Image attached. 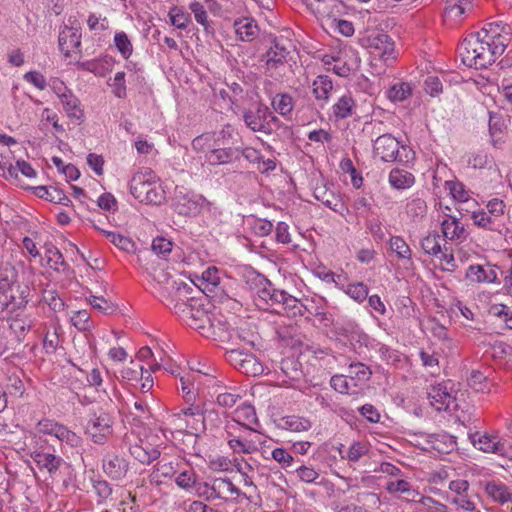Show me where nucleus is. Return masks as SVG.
<instances>
[{
    "label": "nucleus",
    "instance_id": "680f3d73",
    "mask_svg": "<svg viewBox=\"0 0 512 512\" xmlns=\"http://www.w3.org/2000/svg\"><path fill=\"white\" fill-rule=\"evenodd\" d=\"M474 224L489 230H495V220L485 211H475L472 214Z\"/></svg>",
    "mask_w": 512,
    "mask_h": 512
},
{
    "label": "nucleus",
    "instance_id": "b1692460",
    "mask_svg": "<svg viewBox=\"0 0 512 512\" xmlns=\"http://www.w3.org/2000/svg\"><path fill=\"white\" fill-rule=\"evenodd\" d=\"M236 418L232 421H239L243 429L254 431L251 425L258 424L255 408L250 404H244L235 411Z\"/></svg>",
    "mask_w": 512,
    "mask_h": 512
},
{
    "label": "nucleus",
    "instance_id": "774afa93",
    "mask_svg": "<svg viewBox=\"0 0 512 512\" xmlns=\"http://www.w3.org/2000/svg\"><path fill=\"white\" fill-rule=\"evenodd\" d=\"M175 482L180 488L190 490L196 487V475L193 472L184 471L178 475Z\"/></svg>",
    "mask_w": 512,
    "mask_h": 512
},
{
    "label": "nucleus",
    "instance_id": "3c124183",
    "mask_svg": "<svg viewBox=\"0 0 512 512\" xmlns=\"http://www.w3.org/2000/svg\"><path fill=\"white\" fill-rule=\"evenodd\" d=\"M33 193L45 200L55 203L56 200H59V191L60 189L54 186H37L31 188Z\"/></svg>",
    "mask_w": 512,
    "mask_h": 512
},
{
    "label": "nucleus",
    "instance_id": "cd10ccee",
    "mask_svg": "<svg viewBox=\"0 0 512 512\" xmlns=\"http://www.w3.org/2000/svg\"><path fill=\"white\" fill-rule=\"evenodd\" d=\"M58 43L61 52L66 56L72 52H81V34H59Z\"/></svg>",
    "mask_w": 512,
    "mask_h": 512
},
{
    "label": "nucleus",
    "instance_id": "49530a36",
    "mask_svg": "<svg viewBox=\"0 0 512 512\" xmlns=\"http://www.w3.org/2000/svg\"><path fill=\"white\" fill-rule=\"evenodd\" d=\"M427 212L426 202L421 198H415L406 204V213L416 219L423 218Z\"/></svg>",
    "mask_w": 512,
    "mask_h": 512
},
{
    "label": "nucleus",
    "instance_id": "393cba45",
    "mask_svg": "<svg viewBox=\"0 0 512 512\" xmlns=\"http://www.w3.org/2000/svg\"><path fill=\"white\" fill-rule=\"evenodd\" d=\"M485 491L494 501L501 504L512 501V493L502 483L496 481L488 482L485 486Z\"/></svg>",
    "mask_w": 512,
    "mask_h": 512
},
{
    "label": "nucleus",
    "instance_id": "a18cd8bd",
    "mask_svg": "<svg viewBox=\"0 0 512 512\" xmlns=\"http://www.w3.org/2000/svg\"><path fill=\"white\" fill-rule=\"evenodd\" d=\"M91 306L98 311L110 315L116 312L117 306L101 296L91 295L88 299Z\"/></svg>",
    "mask_w": 512,
    "mask_h": 512
},
{
    "label": "nucleus",
    "instance_id": "412c9836",
    "mask_svg": "<svg viewBox=\"0 0 512 512\" xmlns=\"http://www.w3.org/2000/svg\"><path fill=\"white\" fill-rule=\"evenodd\" d=\"M60 101L64 111L71 120H83L84 112L80 107V100L73 93L62 94Z\"/></svg>",
    "mask_w": 512,
    "mask_h": 512
},
{
    "label": "nucleus",
    "instance_id": "603ef678",
    "mask_svg": "<svg viewBox=\"0 0 512 512\" xmlns=\"http://www.w3.org/2000/svg\"><path fill=\"white\" fill-rule=\"evenodd\" d=\"M467 382L468 386L476 392H482L487 387V377L479 370H473Z\"/></svg>",
    "mask_w": 512,
    "mask_h": 512
},
{
    "label": "nucleus",
    "instance_id": "1a4fd4ad",
    "mask_svg": "<svg viewBox=\"0 0 512 512\" xmlns=\"http://www.w3.org/2000/svg\"><path fill=\"white\" fill-rule=\"evenodd\" d=\"M172 242L163 238L157 237L153 240L151 249L139 250L137 254L138 262L145 270L150 269V264H155L156 256H166L172 251Z\"/></svg>",
    "mask_w": 512,
    "mask_h": 512
},
{
    "label": "nucleus",
    "instance_id": "79ce46f5",
    "mask_svg": "<svg viewBox=\"0 0 512 512\" xmlns=\"http://www.w3.org/2000/svg\"><path fill=\"white\" fill-rule=\"evenodd\" d=\"M169 17L173 26L177 29H185L190 20L189 13L185 12L182 7L174 6L169 11Z\"/></svg>",
    "mask_w": 512,
    "mask_h": 512
},
{
    "label": "nucleus",
    "instance_id": "4d7b16f0",
    "mask_svg": "<svg viewBox=\"0 0 512 512\" xmlns=\"http://www.w3.org/2000/svg\"><path fill=\"white\" fill-rule=\"evenodd\" d=\"M189 9L193 13L195 20L199 24H201L205 30H207L208 29L207 8H206L205 4L194 1V2L190 3Z\"/></svg>",
    "mask_w": 512,
    "mask_h": 512
},
{
    "label": "nucleus",
    "instance_id": "0eeeda50",
    "mask_svg": "<svg viewBox=\"0 0 512 512\" xmlns=\"http://www.w3.org/2000/svg\"><path fill=\"white\" fill-rule=\"evenodd\" d=\"M360 44L369 52L387 61L395 59V44L388 34H371L360 39Z\"/></svg>",
    "mask_w": 512,
    "mask_h": 512
},
{
    "label": "nucleus",
    "instance_id": "e433bc0d",
    "mask_svg": "<svg viewBox=\"0 0 512 512\" xmlns=\"http://www.w3.org/2000/svg\"><path fill=\"white\" fill-rule=\"evenodd\" d=\"M239 371L250 376H259L263 374V364L253 354H247Z\"/></svg>",
    "mask_w": 512,
    "mask_h": 512
},
{
    "label": "nucleus",
    "instance_id": "39448f33",
    "mask_svg": "<svg viewBox=\"0 0 512 512\" xmlns=\"http://www.w3.org/2000/svg\"><path fill=\"white\" fill-rule=\"evenodd\" d=\"M29 288L27 286L21 287L8 278L0 279V312L5 309L14 311L25 307L28 300Z\"/></svg>",
    "mask_w": 512,
    "mask_h": 512
},
{
    "label": "nucleus",
    "instance_id": "423d86ee",
    "mask_svg": "<svg viewBox=\"0 0 512 512\" xmlns=\"http://www.w3.org/2000/svg\"><path fill=\"white\" fill-rule=\"evenodd\" d=\"M205 199L190 191H185L183 187H176L172 199L174 211L182 216H196L200 213Z\"/></svg>",
    "mask_w": 512,
    "mask_h": 512
},
{
    "label": "nucleus",
    "instance_id": "a878e982",
    "mask_svg": "<svg viewBox=\"0 0 512 512\" xmlns=\"http://www.w3.org/2000/svg\"><path fill=\"white\" fill-rule=\"evenodd\" d=\"M466 277L475 282L493 283L497 280V273L493 268L485 269L481 265H471Z\"/></svg>",
    "mask_w": 512,
    "mask_h": 512
},
{
    "label": "nucleus",
    "instance_id": "c9c22d12",
    "mask_svg": "<svg viewBox=\"0 0 512 512\" xmlns=\"http://www.w3.org/2000/svg\"><path fill=\"white\" fill-rule=\"evenodd\" d=\"M273 109L282 116L290 114L293 110V98L289 94H277L272 99Z\"/></svg>",
    "mask_w": 512,
    "mask_h": 512
},
{
    "label": "nucleus",
    "instance_id": "338daca9",
    "mask_svg": "<svg viewBox=\"0 0 512 512\" xmlns=\"http://www.w3.org/2000/svg\"><path fill=\"white\" fill-rule=\"evenodd\" d=\"M272 458L278 462L283 469L291 467L294 461L293 456L284 448H275L272 451Z\"/></svg>",
    "mask_w": 512,
    "mask_h": 512
},
{
    "label": "nucleus",
    "instance_id": "69168bd1",
    "mask_svg": "<svg viewBox=\"0 0 512 512\" xmlns=\"http://www.w3.org/2000/svg\"><path fill=\"white\" fill-rule=\"evenodd\" d=\"M115 45L122 56L127 59L132 54V44L127 34H115Z\"/></svg>",
    "mask_w": 512,
    "mask_h": 512
},
{
    "label": "nucleus",
    "instance_id": "f704fd0d",
    "mask_svg": "<svg viewBox=\"0 0 512 512\" xmlns=\"http://www.w3.org/2000/svg\"><path fill=\"white\" fill-rule=\"evenodd\" d=\"M465 13V8L462 4H453L445 8L443 14V21L448 29H453L456 23L461 19Z\"/></svg>",
    "mask_w": 512,
    "mask_h": 512
},
{
    "label": "nucleus",
    "instance_id": "a211bd4d",
    "mask_svg": "<svg viewBox=\"0 0 512 512\" xmlns=\"http://www.w3.org/2000/svg\"><path fill=\"white\" fill-rule=\"evenodd\" d=\"M34 323L35 319L29 315H16L9 319V329L15 335L17 342L22 343Z\"/></svg>",
    "mask_w": 512,
    "mask_h": 512
},
{
    "label": "nucleus",
    "instance_id": "864d4df0",
    "mask_svg": "<svg viewBox=\"0 0 512 512\" xmlns=\"http://www.w3.org/2000/svg\"><path fill=\"white\" fill-rule=\"evenodd\" d=\"M112 87V91L117 98L123 99L126 97L125 73L117 72L113 80L108 82Z\"/></svg>",
    "mask_w": 512,
    "mask_h": 512
},
{
    "label": "nucleus",
    "instance_id": "6e6552de",
    "mask_svg": "<svg viewBox=\"0 0 512 512\" xmlns=\"http://www.w3.org/2000/svg\"><path fill=\"white\" fill-rule=\"evenodd\" d=\"M240 159V147H225L224 143L207 142L206 160L210 165H226Z\"/></svg>",
    "mask_w": 512,
    "mask_h": 512
},
{
    "label": "nucleus",
    "instance_id": "de8ad7c7",
    "mask_svg": "<svg viewBox=\"0 0 512 512\" xmlns=\"http://www.w3.org/2000/svg\"><path fill=\"white\" fill-rule=\"evenodd\" d=\"M349 373L352 379H357L360 382L369 381L372 375L370 368L361 362L350 364Z\"/></svg>",
    "mask_w": 512,
    "mask_h": 512
},
{
    "label": "nucleus",
    "instance_id": "0e129e2a",
    "mask_svg": "<svg viewBox=\"0 0 512 512\" xmlns=\"http://www.w3.org/2000/svg\"><path fill=\"white\" fill-rule=\"evenodd\" d=\"M294 472L298 478L305 483H314L319 477V473L311 466L301 465Z\"/></svg>",
    "mask_w": 512,
    "mask_h": 512
},
{
    "label": "nucleus",
    "instance_id": "4468645a",
    "mask_svg": "<svg viewBox=\"0 0 512 512\" xmlns=\"http://www.w3.org/2000/svg\"><path fill=\"white\" fill-rule=\"evenodd\" d=\"M289 46L286 45L285 40L281 38H274L273 44L266 53V65L268 69H277L282 66L289 55Z\"/></svg>",
    "mask_w": 512,
    "mask_h": 512
},
{
    "label": "nucleus",
    "instance_id": "c85d7f7f",
    "mask_svg": "<svg viewBox=\"0 0 512 512\" xmlns=\"http://www.w3.org/2000/svg\"><path fill=\"white\" fill-rule=\"evenodd\" d=\"M130 454L134 459L142 464H150L160 457V451L157 448H144L141 445H132Z\"/></svg>",
    "mask_w": 512,
    "mask_h": 512
},
{
    "label": "nucleus",
    "instance_id": "ea45409f",
    "mask_svg": "<svg viewBox=\"0 0 512 512\" xmlns=\"http://www.w3.org/2000/svg\"><path fill=\"white\" fill-rule=\"evenodd\" d=\"M421 247L426 254L439 256V254L442 253L440 235L437 232L429 233L421 241Z\"/></svg>",
    "mask_w": 512,
    "mask_h": 512
},
{
    "label": "nucleus",
    "instance_id": "6ab92c4d",
    "mask_svg": "<svg viewBox=\"0 0 512 512\" xmlns=\"http://www.w3.org/2000/svg\"><path fill=\"white\" fill-rule=\"evenodd\" d=\"M441 229L443 236L446 239L455 241H462L466 239L467 234L464 226L459 222V219L450 216L449 219H445L441 223Z\"/></svg>",
    "mask_w": 512,
    "mask_h": 512
},
{
    "label": "nucleus",
    "instance_id": "8fccbe9b",
    "mask_svg": "<svg viewBox=\"0 0 512 512\" xmlns=\"http://www.w3.org/2000/svg\"><path fill=\"white\" fill-rule=\"evenodd\" d=\"M447 189L449 190L451 196L459 201L466 202L469 199L468 192L465 190L464 184L458 181H446L445 183Z\"/></svg>",
    "mask_w": 512,
    "mask_h": 512
},
{
    "label": "nucleus",
    "instance_id": "f257e3e1",
    "mask_svg": "<svg viewBox=\"0 0 512 512\" xmlns=\"http://www.w3.org/2000/svg\"><path fill=\"white\" fill-rule=\"evenodd\" d=\"M175 308H179L182 319L189 327L198 330L201 334L210 331L213 325L210 317L211 304L206 296L192 297L187 303L176 304Z\"/></svg>",
    "mask_w": 512,
    "mask_h": 512
},
{
    "label": "nucleus",
    "instance_id": "4c0bfd02",
    "mask_svg": "<svg viewBox=\"0 0 512 512\" xmlns=\"http://www.w3.org/2000/svg\"><path fill=\"white\" fill-rule=\"evenodd\" d=\"M390 249L397 255L399 259H405L409 262L412 260V252L405 240L400 236H392L390 238Z\"/></svg>",
    "mask_w": 512,
    "mask_h": 512
},
{
    "label": "nucleus",
    "instance_id": "bf43d9fd",
    "mask_svg": "<svg viewBox=\"0 0 512 512\" xmlns=\"http://www.w3.org/2000/svg\"><path fill=\"white\" fill-rule=\"evenodd\" d=\"M194 381L195 379L192 375L180 377L181 391L187 403L193 402L195 400L196 394L193 391Z\"/></svg>",
    "mask_w": 512,
    "mask_h": 512
},
{
    "label": "nucleus",
    "instance_id": "aec40b11",
    "mask_svg": "<svg viewBox=\"0 0 512 512\" xmlns=\"http://www.w3.org/2000/svg\"><path fill=\"white\" fill-rule=\"evenodd\" d=\"M31 457L40 469H46L50 474L55 473L64 463L61 457L50 453L34 452Z\"/></svg>",
    "mask_w": 512,
    "mask_h": 512
},
{
    "label": "nucleus",
    "instance_id": "c03bdc74",
    "mask_svg": "<svg viewBox=\"0 0 512 512\" xmlns=\"http://www.w3.org/2000/svg\"><path fill=\"white\" fill-rule=\"evenodd\" d=\"M55 437L61 441H65L72 447H77L81 443V438L73 431L69 430L66 426H56Z\"/></svg>",
    "mask_w": 512,
    "mask_h": 512
},
{
    "label": "nucleus",
    "instance_id": "bb28decb",
    "mask_svg": "<svg viewBox=\"0 0 512 512\" xmlns=\"http://www.w3.org/2000/svg\"><path fill=\"white\" fill-rule=\"evenodd\" d=\"M313 94L317 100L326 102L333 89V83L328 75H319L312 83Z\"/></svg>",
    "mask_w": 512,
    "mask_h": 512
},
{
    "label": "nucleus",
    "instance_id": "ddd939ff",
    "mask_svg": "<svg viewBox=\"0 0 512 512\" xmlns=\"http://www.w3.org/2000/svg\"><path fill=\"white\" fill-rule=\"evenodd\" d=\"M102 468L104 473L112 480H121L126 476L129 464L123 457L110 454L103 458Z\"/></svg>",
    "mask_w": 512,
    "mask_h": 512
},
{
    "label": "nucleus",
    "instance_id": "c756f323",
    "mask_svg": "<svg viewBox=\"0 0 512 512\" xmlns=\"http://www.w3.org/2000/svg\"><path fill=\"white\" fill-rule=\"evenodd\" d=\"M412 91L410 83L399 81L387 90V97L392 102H402L412 95Z\"/></svg>",
    "mask_w": 512,
    "mask_h": 512
},
{
    "label": "nucleus",
    "instance_id": "f3484780",
    "mask_svg": "<svg viewBox=\"0 0 512 512\" xmlns=\"http://www.w3.org/2000/svg\"><path fill=\"white\" fill-rule=\"evenodd\" d=\"M223 493L236 496L241 495V491L229 478H217L213 481L212 485L207 483V500L223 498Z\"/></svg>",
    "mask_w": 512,
    "mask_h": 512
},
{
    "label": "nucleus",
    "instance_id": "5701e85b",
    "mask_svg": "<svg viewBox=\"0 0 512 512\" xmlns=\"http://www.w3.org/2000/svg\"><path fill=\"white\" fill-rule=\"evenodd\" d=\"M94 228L103 233L110 240V242L113 245H115L118 249L125 251L127 253H132L136 251L135 243L131 238L124 236L122 234L101 229L97 225H94Z\"/></svg>",
    "mask_w": 512,
    "mask_h": 512
},
{
    "label": "nucleus",
    "instance_id": "4be33fe9",
    "mask_svg": "<svg viewBox=\"0 0 512 512\" xmlns=\"http://www.w3.org/2000/svg\"><path fill=\"white\" fill-rule=\"evenodd\" d=\"M313 195L317 201H320L322 204L332 209L333 211L338 212L343 206L340 199L325 185L316 186L314 188Z\"/></svg>",
    "mask_w": 512,
    "mask_h": 512
},
{
    "label": "nucleus",
    "instance_id": "052dcab7",
    "mask_svg": "<svg viewBox=\"0 0 512 512\" xmlns=\"http://www.w3.org/2000/svg\"><path fill=\"white\" fill-rule=\"evenodd\" d=\"M233 129L230 125L225 126L219 132L207 133V142L210 143H224L227 144L228 140L232 138Z\"/></svg>",
    "mask_w": 512,
    "mask_h": 512
},
{
    "label": "nucleus",
    "instance_id": "6e6d98bb",
    "mask_svg": "<svg viewBox=\"0 0 512 512\" xmlns=\"http://www.w3.org/2000/svg\"><path fill=\"white\" fill-rule=\"evenodd\" d=\"M368 453V447L363 442H354L348 449L347 455L342 456L351 462H357L360 458Z\"/></svg>",
    "mask_w": 512,
    "mask_h": 512
},
{
    "label": "nucleus",
    "instance_id": "2eb2a0df",
    "mask_svg": "<svg viewBox=\"0 0 512 512\" xmlns=\"http://www.w3.org/2000/svg\"><path fill=\"white\" fill-rule=\"evenodd\" d=\"M338 334L346 339L353 349L367 348L370 343V337L357 324L349 323L339 328Z\"/></svg>",
    "mask_w": 512,
    "mask_h": 512
},
{
    "label": "nucleus",
    "instance_id": "7c9ffc66",
    "mask_svg": "<svg viewBox=\"0 0 512 512\" xmlns=\"http://www.w3.org/2000/svg\"><path fill=\"white\" fill-rule=\"evenodd\" d=\"M485 353L495 360H505L512 363V346L505 342L498 341L491 344Z\"/></svg>",
    "mask_w": 512,
    "mask_h": 512
},
{
    "label": "nucleus",
    "instance_id": "a19ab883",
    "mask_svg": "<svg viewBox=\"0 0 512 512\" xmlns=\"http://www.w3.org/2000/svg\"><path fill=\"white\" fill-rule=\"evenodd\" d=\"M77 67L91 72L95 75H104L109 69V62L107 60L94 59L85 62H77Z\"/></svg>",
    "mask_w": 512,
    "mask_h": 512
},
{
    "label": "nucleus",
    "instance_id": "f03ea898",
    "mask_svg": "<svg viewBox=\"0 0 512 512\" xmlns=\"http://www.w3.org/2000/svg\"><path fill=\"white\" fill-rule=\"evenodd\" d=\"M130 193L140 202L160 205L164 199V191L156 181L152 170L139 172L130 180Z\"/></svg>",
    "mask_w": 512,
    "mask_h": 512
},
{
    "label": "nucleus",
    "instance_id": "9b49d317",
    "mask_svg": "<svg viewBox=\"0 0 512 512\" xmlns=\"http://www.w3.org/2000/svg\"><path fill=\"white\" fill-rule=\"evenodd\" d=\"M267 106L262 102L255 103L251 108L243 109L242 118L246 126L253 132H264Z\"/></svg>",
    "mask_w": 512,
    "mask_h": 512
},
{
    "label": "nucleus",
    "instance_id": "09e8293b",
    "mask_svg": "<svg viewBox=\"0 0 512 512\" xmlns=\"http://www.w3.org/2000/svg\"><path fill=\"white\" fill-rule=\"evenodd\" d=\"M202 426L204 429L214 430L220 427L222 419L219 412L215 409H207L202 414Z\"/></svg>",
    "mask_w": 512,
    "mask_h": 512
},
{
    "label": "nucleus",
    "instance_id": "58836bf2",
    "mask_svg": "<svg viewBox=\"0 0 512 512\" xmlns=\"http://www.w3.org/2000/svg\"><path fill=\"white\" fill-rule=\"evenodd\" d=\"M354 100L349 95L342 96L333 106V113L338 119H345L352 114Z\"/></svg>",
    "mask_w": 512,
    "mask_h": 512
},
{
    "label": "nucleus",
    "instance_id": "37998d69",
    "mask_svg": "<svg viewBox=\"0 0 512 512\" xmlns=\"http://www.w3.org/2000/svg\"><path fill=\"white\" fill-rule=\"evenodd\" d=\"M228 445L235 453L250 454L257 450L253 442L244 440L241 436L229 438Z\"/></svg>",
    "mask_w": 512,
    "mask_h": 512
},
{
    "label": "nucleus",
    "instance_id": "473e14b6",
    "mask_svg": "<svg viewBox=\"0 0 512 512\" xmlns=\"http://www.w3.org/2000/svg\"><path fill=\"white\" fill-rule=\"evenodd\" d=\"M414 182L411 173L400 169H393L389 174V183L396 189H405L410 187Z\"/></svg>",
    "mask_w": 512,
    "mask_h": 512
},
{
    "label": "nucleus",
    "instance_id": "7ed1b4c3",
    "mask_svg": "<svg viewBox=\"0 0 512 512\" xmlns=\"http://www.w3.org/2000/svg\"><path fill=\"white\" fill-rule=\"evenodd\" d=\"M463 62L476 69L486 68L492 64V54L485 45L484 36L480 38V34H468L460 46Z\"/></svg>",
    "mask_w": 512,
    "mask_h": 512
},
{
    "label": "nucleus",
    "instance_id": "f8f14e48",
    "mask_svg": "<svg viewBox=\"0 0 512 512\" xmlns=\"http://www.w3.org/2000/svg\"><path fill=\"white\" fill-rule=\"evenodd\" d=\"M469 438L474 447L485 453H495L501 456L506 453L505 443L502 442L496 435H480L478 432H476L469 434Z\"/></svg>",
    "mask_w": 512,
    "mask_h": 512
},
{
    "label": "nucleus",
    "instance_id": "5fc2aeb1",
    "mask_svg": "<svg viewBox=\"0 0 512 512\" xmlns=\"http://www.w3.org/2000/svg\"><path fill=\"white\" fill-rule=\"evenodd\" d=\"M369 289L367 285L362 282L350 284L347 287L346 293L358 302L364 301L368 296Z\"/></svg>",
    "mask_w": 512,
    "mask_h": 512
},
{
    "label": "nucleus",
    "instance_id": "2f4dec72",
    "mask_svg": "<svg viewBox=\"0 0 512 512\" xmlns=\"http://www.w3.org/2000/svg\"><path fill=\"white\" fill-rule=\"evenodd\" d=\"M485 45L489 48V52L492 54V63L495 62L496 58L503 54L507 44L502 38V34H484Z\"/></svg>",
    "mask_w": 512,
    "mask_h": 512
},
{
    "label": "nucleus",
    "instance_id": "9d476101",
    "mask_svg": "<svg viewBox=\"0 0 512 512\" xmlns=\"http://www.w3.org/2000/svg\"><path fill=\"white\" fill-rule=\"evenodd\" d=\"M399 146V141L394 136L383 134L374 141L373 152L384 162H394L399 154Z\"/></svg>",
    "mask_w": 512,
    "mask_h": 512
},
{
    "label": "nucleus",
    "instance_id": "e2e57ef3",
    "mask_svg": "<svg viewBox=\"0 0 512 512\" xmlns=\"http://www.w3.org/2000/svg\"><path fill=\"white\" fill-rule=\"evenodd\" d=\"M60 339L57 328L54 331H47L43 339V348L47 354H52L56 351Z\"/></svg>",
    "mask_w": 512,
    "mask_h": 512
},
{
    "label": "nucleus",
    "instance_id": "dca6fc26",
    "mask_svg": "<svg viewBox=\"0 0 512 512\" xmlns=\"http://www.w3.org/2000/svg\"><path fill=\"white\" fill-rule=\"evenodd\" d=\"M428 398L431 405L438 411L451 410L452 405L455 403V398L447 391V388L442 385L432 386L428 392Z\"/></svg>",
    "mask_w": 512,
    "mask_h": 512
},
{
    "label": "nucleus",
    "instance_id": "20e7f679",
    "mask_svg": "<svg viewBox=\"0 0 512 512\" xmlns=\"http://www.w3.org/2000/svg\"><path fill=\"white\" fill-rule=\"evenodd\" d=\"M113 416L100 409L92 413L85 426V433L98 445H103L113 433Z\"/></svg>",
    "mask_w": 512,
    "mask_h": 512
},
{
    "label": "nucleus",
    "instance_id": "72a5a7b5",
    "mask_svg": "<svg viewBox=\"0 0 512 512\" xmlns=\"http://www.w3.org/2000/svg\"><path fill=\"white\" fill-rule=\"evenodd\" d=\"M282 427L292 432H303L311 428V422L307 418L291 415L282 418Z\"/></svg>",
    "mask_w": 512,
    "mask_h": 512
},
{
    "label": "nucleus",
    "instance_id": "13d9d810",
    "mask_svg": "<svg viewBox=\"0 0 512 512\" xmlns=\"http://www.w3.org/2000/svg\"><path fill=\"white\" fill-rule=\"evenodd\" d=\"M71 322L79 331H87L91 327L90 314L87 310L76 311L71 318Z\"/></svg>",
    "mask_w": 512,
    "mask_h": 512
}]
</instances>
